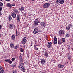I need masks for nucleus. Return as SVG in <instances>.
<instances>
[{"label": "nucleus", "mask_w": 73, "mask_h": 73, "mask_svg": "<svg viewBox=\"0 0 73 73\" xmlns=\"http://www.w3.org/2000/svg\"><path fill=\"white\" fill-rule=\"evenodd\" d=\"M19 60L20 65H19L18 67L19 69H21L24 65V63L23 62V57L21 55L20 56Z\"/></svg>", "instance_id": "f257e3e1"}, {"label": "nucleus", "mask_w": 73, "mask_h": 73, "mask_svg": "<svg viewBox=\"0 0 73 73\" xmlns=\"http://www.w3.org/2000/svg\"><path fill=\"white\" fill-rule=\"evenodd\" d=\"M65 0H56V1L57 3H60V4H62L64 3Z\"/></svg>", "instance_id": "f03ea898"}, {"label": "nucleus", "mask_w": 73, "mask_h": 73, "mask_svg": "<svg viewBox=\"0 0 73 73\" xmlns=\"http://www.w3.org/2000/svg\"><path fill=\"white\" fill-rule=\"evenodd\" d=\"M6 5H7V6H8V7H9V8H11L12 6H15V5H16V4L13 3L12 4H11L10 3H7L6 4Z\"/></svg>", "instance_id": "7ed1b4c3"}, {"label": "nucleus", "mask_w": 73, "mask_h": 73, "mask_svg": "<svg viewBox=\"0 0 73 73\" xmlns=\"http://www.w3.org/2000/svg\"><path fill=\"white\" fill-rule=\"evenodd\" d=\"M65 33V31L62 30H60L59 31V34L60 35H64Z\"/></svg>", "instance_id": "20e7f679"}, {"label": "nucleus", "mask_w": 73, "mask_h": 73, "mask_svg": "<svg viewBox=\"0 0 73 73\" xmlns=\"http://www.w3.org/2000/svg\"><path fill=\"white\" fill-rule=\"evenodd\" d=\"M50 5V4L49 3H46L44 5V8H48Z\"/></svg>", "instance_id": "39448f33"}, {"label": "nucleus", "mask_w": 73, "mask_h": 73, "mask_svg": "<svg viewBox=\"0 0 73 73\" xmlns=\"http://www.w3.org/2000/svg\"><path fill=\"white\" fill-rule=\"evenodd\" d=\"M52 43L50 42H48V44L47 45V47L48 48H52Z\"/></svg>", "instance_id": "423d86ee"}, {"label": "nucleus", "mask_w": 73, "mask_h": 73, "mask_svg": "<svg viewBox=\"0 0 73 73\" xmlns=\"http://www.w3.org/2000/svg\"><path fill=\"white\" fill-rule=\"evenodd\" d=\"M38 23H39V21H38V20L37 19H36L35 20L34 22L35 25L36 26L38 25Z\"/></svg>", "instance_id": "0eeeda50"}, {"label": "nucleus", "mask_w": 73, "mask_h": 73, "mask_svg": "<svg viewBox=\"0 0 73 73\" xmlns=\"http://www.w3.org/2000/svg\"><path fill=\"white\" fill-rule=\"evenodd\" d=\"M38 32V27L35 28L34 30L33 33L34 34H36Z\"/></svg>", "instance_id": "6e6552de"}, {"label": "nucleus", "mask_w": 73, "mask_h": 73, "mask_svg": "<svg viewBox=\"0 0 73 73\" xmlns=\"http://www.w3.org/2000/svg\"><path fill=\"white\" fill-rule=\"evenodd\" d=\"M41 64L42 65H44L46 63V61H45V60L44 59H42L41 60Z\"/></svg>", "instance_id": "1a4fd4ad"}, {"label": "nucleus", "mask_w": 73, "mask_h": 73, "mask_svg": "<svg viewBox=\"0 0 73 73\" xmlns=\"http://www.w3.org/2000/svg\"><path fill=\"white\" fill-rule=\"evenodd\" d=\"M22 42L23 44H25L27 42V38L26 37H24L23 40H22Z\"/></svg>", "instance_id": "9d476101"}, {"label": "nucleus", "mask_w": 73, "mask_h": 73, "mask_svg": "<svg viewBox=\"0 0 73 73\" xmlns=\"http://www.w3.org/2000/svg\"><path fill=\"white\" fill-rule=\"evenodd\" d=\"M11 16L12 17L15 19L16 17V14L15 13L13 12L11 14Z\"/></svg>", "instance_id": "9b49d317"}, {"label": "nucleus", "mask_w": 73, "mask_h": 73, "mask_svg": "<svg viewBox=\"0 0 73 73\" xmlns=\"http://www.w3.org/2000/svg\"><path fill=\"white\" fill-rule=\"evenodd\" d=\"M70 26H71V24H68V26L66 27V29L67 31H69L70 28Z\"/></svg>", "instance_id": "f8f14e48"}, {"label": "nucleus", "mask_w": 73, "mask_h": 73, "mask_svg": "<svg viewBox=\"0 0 73 73\" xmlns=\"http://www.w3.org/2000/svg\"><path fill=\"white\" fill-rule=\"evenodd\" d=\"M9 28H11V29H13V27H14V25L12 24H9Z\"/></svg>", "instance_id": "ddd939ff"}, {"label": "nucleus", "mask_w": 73, "mask_h": 73, "mask_svg": "<svg viewBox=\"0 0 73 73\" xmlns=\"http://www.w3.org/2000/svg\"><path fill=\"white\" fill-rule=\"evenodd\" d=\"M17 17L18 22H20V17L19 15H17Z\"/></svg>", "instance_id": "4468645a"}, {"label": "nucleus", "mask_w": 73, "mask_h": 73, "mask_svg": "<svg viewBox=\"0 0 73 73\" xmlns=\"http://www.w3.org/2000/svg\"><path fill=\"white\" fill-rule=\"evenodd\" d=\"M40 25L42 27H45V23L44 22H41L40 23Z\"/></svg>", "instance_id": "2eb2a0df"}, {"label": "nucleus", "mask_w": 73, "mask_h": 73, "mask_svg": "<svg viewBox=\"0 0 73 73\" xmlns=\"http://www.w3.org/2000/svg\"><path fill=\"white\" fill-rule=\"evenodd\" d=\"M17 30H16V36L17 37L18 36V35L19 36H20V32H18L17 33ZM17 34L18 35H17Z\"/></svg>", "instance_id": "dca6fc26"}, {"label": "nucleus", "mask_w": 73, "mask_h": 73, "mask_svg": "<svg viewBox=\"0 0 73 73\" xmlns=\"http://www.w3.org/2000/svg\"><path fill=\"white\" fill-rule=\"evenodd\" d=\"M44 56L46 57H48L49 56V53L48 52H45L44 53Z\"/></svg>", "instance_id": "f3484780"}, {"label": "nucleus", "mask_w": 73, "mask_h": 73, "mask_svg": "<svg viewBox=\"0 0 73 73\" xmlns=\"http://www.w3.org/2000/svg\"><path fill=\"white\" fill-rule=\"evenodd\" d=\"M58 67L60 68H63L64 67V65H61L60 64L58 65Z\"/></svg>", "instance_id": "a211bd4d"}, {"label": "nucleus", "mask_w": 73, "mask_h": 73, "mask_svg": "<svg viewBox=\"0 0 73 73\" xmlns=\"http://www.w3.org/2000/svg\"><path fill=\"white\" fill-rule=\"evenodd\" d=\"M11 39L12 41H14L15 39V36L14 35H13L11 36Z\"/></svg>", "instance_id": "6ab92c4d"}, {"label": "nucleus", "mask_w": 73, "mask_h": 73, "mask_svg": "<svg viewBox=\"0 0 73 73\" xmlns=\"http://www.w3.org/2000/svg\"><path fill=\"white\" fill-rule=\"evenodd\" d=\"M10 47L11 48H14V44L13 43H11L10 44Z\"/></svg>", "instance_id": "aec40b11"}, {"label": "nucleus", "mask_w": 73, "mask_h": 73, "mask_svg": "<svg viewBox=\"0 0 73 73\" xmlns=\"http://www.w3.org/2000/svg\"><path fill=\"white\" fill-rule=\"evenodd\" d=\"M4 72V70L2 68L1 66H0V73H3Z\"/></svg>", "instance_id": "412c9836"}, {"label": "nucleus", "mask_w": 73, "mask_h": 73, "mask_svg": "<svg viewBox=\"0 0 73 73\" xmlns=\"http://www.w3.org/2000/svg\"><path fill=\"white\" fill-rule=\"evenodd\" d=\"M19 47V45L17 44L15 47V49H17Z\"/></svg>", "instance_id": "4be33fe9"}, {"label": "nucleus", "mask_w": 73, "mask_h": 73, "mask_svg": "<svg viewBox=\"0 0 73 73\" xmlns=\"http://www.w3.org/2000/svg\"><path fill=\"white\" fill-rule=\"evenodd\" d=\"M16 66V62H15L11 65V66L12 67H13V68H14V67H15V66Z\"/></svg>", "instance_id": "5701e85b"}, {"label": "nucleus", "mask_w": 73, "mask_h": 73, "mask_svg": "<svg viewBox=\"0 0 73 73\" xmlns=\"http://www.w3.org/2000/svg\"><path fill=\"white\" fill-rule=\"evenodd\" d=\"M70 36V34L69 33H66L65 35V37H67L68 38V37H69Z\"/></svg>", "instance_id": "b1692460"}, {"label": "nucleus", "mask_w": 73, "mask_h": 73, "mask_svg": "<svg viewBox=\"0 0 73 73\" xmlns=\"http://www.w3.org/2000/svg\"><path fill=\"white\" fill-rule=\"evenodd\" d=\"M68 59L69 60H71V59H72V56H71L70 55H69V54H68Z\"/></svg>", "instance_id": "393cba45"}, {"label": "nucleus", "mask_w": 73, "mask_h": 73, "mask_svg": "<svg viewBox=\"0 0 73 73\" xmlns=\"http://www.w3.org/2000/svg\"><path fill=\"white\" fill-rule=\"evenodd\" d=\"M65 39L64 38H63L62 39V43H63V44H64V43H65Z\"/></svg>", "instance_id": "a878e982"}, {"label": "nucleus", "mask_w": 73, "mask_h": 73, "mask_svg": "<svg viewBox=\"0 0 73 73\" xmlns=\"http://www.w3.org/2000/svg\"><path fill=\"white\" fill-rule=\"evenodd\" d=\"M24 8L23 7H21V8H20V11H21V12H22V11H24Z\"/></svg>", "instance_id": "bb28decb"}, {"label": "nucleus", "mask_w": 73, "mask_h": 73, "mask_svg": "<svg viewBox=\"0 0 73 73\" xmlns=\"http://www.w3.org/2000/svg\"><path fill=\"white\" fill-rule=\"evenodd\" d=\"M8 18L9 21H10V20H12V17H11V15H9V16Z\"/></svg>", "instance_id": "cd10ccee"}, {"label": "nucleus", "mask_w": 73, "mask_h": 73, "mask_svg": "<svg viewBox=\"0 0 73 73\" xmlns=\"http://www.w3.org/2000/svg\"><path fill=\"white\" fill-rule=\"evenodd\" d=\"M14 11L16 13H18V10L16 9H14Z\"/></svg>", "instance_id": "c85d7f7f"}, {"label": "nucleus", "mask_w": 73, "mask_h": 73, "mask_svg": "<svg viewBox=\"0 0 73 73\" xmlns=\"http://www.w3.org/2000/svg\"><path fill=\"white\" fill-rule=\"evenodd\" d=\"M58 44H59L60 45H61L62 44V42L60 40H58Z\"/></svg>", "instance_id": "c756f323"}, {"label": "nucleus", "mask_w": 73, "mask_h": 73, "mask_svg": "<svg viewBox=\"0 0 73 73\" xmlns=\"http://www.w3.org/2000/svg\"><path fill=\"white\" fill-rule=\"evenodd\" d=\"M54 41H57V38L56 37H54Z\"/></svg>", "instance_id": "7c9ffc66"}, {"label": "nucleus", "mask_w": 73, "mask_h": 73, "mask_svg": "<svg viewBox=\"0 0 73 73\" xmlns=\"http://www.w3.org/2000/svg\"><path fill=\"white\" fill-rule=\"evenodd\" d=\"M34 48L35 50H38V48H37L36 46H34Z\"/></svg>", "instance_id": "2f4dec72"}, {"label": "nucleus", "mask_w": 73, "mask_h": 73, "mask_svg": "<svg viewBox=\"0 0 73 73\" xmlns=\"http://www.w3.org/2000/svg\"><path fill=\"white\" fill-rule=\"evenodd\" d=\"M21 70L23 72H25V68H22Z\"/></svg>", "instance_id": "473e14b6"}, {"label": "nucleus", "mask_w": 73, "mask_h": 73, "mask_svg": "<svg viewBox=\"0 0 73 73\" xmlns=\"http://www.w3.org/2000/svg\"><path fill=\"white\" fill-rule=\"evenodd\" d=\"M3 5V3H2L1 2H0V7H2Z\"/></svg>", "instance_id": "72a5a7b5"}, {"label": "nucleus", "mask_w": 73, "mask_h": 73, "mask_svg": "<svg viewBox=\"0 0 73 73\" xmlns=\"http://www.w3.org/2000/svg\"><path fill=\"white\" fill-rule=\"evenodd\" d=\"M12 73H17V72L16 71H13Z\"/></svg>", "instance_id": "f704fd0d"}, {"label": "nucleus", "mask_w": 73, "mask_h": 73, "mask_svg": "<svg viewBox=\"0 0 73 73\" xmlns=\"http://www.w3.org/2000/svg\"><path fill=\"white\" fill-rule=\"evenodd\" d=\"M57 43V41H54V44H56Z\"/></svg>", "instance_id": "c9c22d12"}, {"label": "nucleus", "mask_w": 73, "mask_h": 73, "mask_svg": "<svg viewBox=\"0 0 73 73\" xmlns=\"http://www.w3.org/2000/svg\"><path fill=\"white\" fill-rule=\"evenodd\" d=\"M4 61H6V62H8L9 61V59H5L4 60Z\"/></svg>", "instance_id": "e433bc0d"}, {"label": "nucleus", "mask_w": 73, "mask_h": 73, "mask_svg": "<svg viewBox=\"0 0 73 73\" xmlns=\"http://www.w3.org/2000/svg\"><path fill=\"white\" fill-rule=\"evenodd\" d=\"M15 60V58H12V61H14Z\"/></svg>", "instance_id": "4c0bfd02"}, {"label": "nucleus", "mask_w": 73, "mask_h": 73, "mask_svg": "<svg viewBox=\"0 0 73 73\" xmlns=\"http://www.w3.org/2000/svg\"><path fill=\"white\" fill-rule=\"evenodd\" d=\"M20 51L21 52H23V48H21L20 49Z\"/></svg>", "instance_id": "58836bf2"}, {"label": "nucleus", "mask_w": 73, "mask_h": 73, "mask_svg": "<svg viewBox=\"0 0 73 73\" xmlns=\"http://www.w3.org/2000/svg\"><path fill=\"white\" fill-rule=\"evenodd\" d=\"M2 11V7H0V12H1Z\"/></svg>", "instance_id": "ea45409f"}, {"label": "nucleus", "mask_w": 73, "mask_h": 73, "mask_svg": "<svg viewBox=\"0 0 73 73\" xmlns=\"http://www.w3.org/2000/svg\"><path fill=\"white\" fill-rule=\"evenodd\" d=\"M1 28H2V25H0V29H1Z\"/></svg>", "instance_id": "a19ab883"}, {"label": "nucleus", "mask_w": 73, "mask_h": 73, "mask_svg": "<svg viewBox=\"0 0 73 73\" xmlns=\"http://www.w3.org/2000/svg\"><path fill=\"white\" fill-rule=\"evenodd\" d=\"M26 65H28V64H29L28 62H26Z\"/></svg>", "instance_id": "79ce46f5"}, {"label": "nucleus", "mask_w": 73, "mask_h": 73, "mask_svg": "<svg viewBox=\"0 0 73 73\" xmlns=\"http://www.w3.org/2000/svg\"><path fill=\"white\" fill-rule=\"evenodd\" d=\"M2 15V13H1V12H0V17Z\"/></svg>", "instance_id": "37998d69"}, {"label": "nucleus", "mask_w": 73, "mask_h": 73, "mask_svg": "<svg viewBox=\"0 0 73 73\" xmlns=\"http://www.w3.org/2000/svg\"><path fill=\"white\" fill-rule=\"evenodd\" d=\"M5 1H10V0H5Z\"/></svg>", "instance_id": "c03bdc74"}, {"label": "nucleus", "mask_w": 73, "mask_h": 73, "mask_svg": "<svg viewBox=\"0 0 73 73\" xmlns=\"http://www.w3.org/2000/svg\"><path fill=\"white\" fill-rule=\"evenodd\" d=\"M23 48H25V46L24 45H23Z\"/></svg>", "instance_id": "a18cd8bd"}, {"label": "nucleus", "mask_w": 73, "mask_h": 73, "mask_svg": "<svg viewBox=\"0 0 73 73\" xmlns=\"http://www.w3.org/2000/svg\"><path fill=\"white\" fill-rule=\"evenodd\" d=\"M27 71L28 72H29V70H27Z\"/></svg>", "instance_id": "49530a36"}, {"label": "nucleus", "mask_w": 73, "mask_h": 73, "mask_svg": "<svg viewBox=\"0 0 73 73\" xmlns=\"http://www.w3.org/2000/svg\"><path fill=\"white\" fill-rule=\"evenodd\" d=\"M33 14H31V15H29V16H31V15H33Z\"/></svg>", "instance_id": "de8ad7c7"}, {"label": "nucleus", "mask_w": 73, "mask_h": 73, "mask_svg": "<svg viewBox=\"0 0 73 73\" xmlns=\"http://www.w3.org/2000/svg\"><path fill=\"white\" fill-rule=\"evenodd\" d=\"M34 25H33V27H32V28H34Z\"/></svg>", "instance_id": "09e8293b"}, {"label": "nucleus", "mask_w": 73, "mask_h": 73, "mask_svg": "<svg viewBox=\"0 0 73 73\" xmlns=\"http://www.w3.org/2000/svg\"><path fill=\"white\" fill-rule=\"evenodd\" d=\"M1 34H0V37H1Z\"/></svg>", "instance_id": "8fccbe9b"}, {"label": "nucleus", "mask_w": 73, "mask_h": 73, "mask_svg": "<svg viewBox=\"0 0 73 73\" xmlns=\"http://www.w3.org/2000/svg\"><path fill=\"white\" fill-rule=\"evenodd\" d=\"M45 1H49V0H45Z\"/></svg>", "instance_id": "3c124183"}, {"label": "nucleus", "mask_w": 73, "mask_h": 73, "mask_svg": "<svg viewBox=\"0 0 73 73\" xmlns=\"http://www.w3.org/2000/svg\"><path fill=\"white\" fill-rule=\"evenodd\" d=\"M62 50H63V49H64V48H62Z\"/></svg>", "instance_id": "603ef678"}, {"label": "nucleus", "mask_w": 73, "mask_h": 73, "mask_svg": "<svg viewBox=\"0 0 73 73\" xmlns=\"http://www.w3.org/2000/svg\"><path fill=\"white\" fill-rule=\"evenodd\" d=\"M32 44H31L30 45V46H32Z\"/></svg>", "instance_id": "864d4df0"}, {"label": "nucleus", "mask_w": 73, "mask_h": 73, "mask_svg": "<svg viewBox=\"0 0 73 73\" xmlns=\"http://www.w3.org/2000/svg\"><path fill=\"white\" fill-rule=\"evenodd\" d=\"M10 62H11V63H12V61Z\"/></svg>", "instance_id": "5fc2aeb1"}, {"label": "nucleus", "mask_w": 73, "mask_h": 73, "mask_svg": "<svg viewBox=\"0 0 73 73\" xmlns=\"http://www.w3.org/2000/svg\"><path fill=\"white\" fill-rule=\"evenodd\" d=\"M32 1H35V0H32Z\"/></svg>", "instance_id": "6e6d98bb"}, {"label": "nucleus", "mask_w": 73, "mask_h": 73, "mask_svg": "<svg viewBox=\"0 0 73 73\" xmlns=\"http://www.w3.org/2000/svg\"><path fill=\"white\" fill-rule=\"evenodd\" d=\"M34 15H35V14H34L33 15V16H34Z\"/></svg>", "instance_id": "4d7b16f0"}, {"label": "nucleus", "mask_w": 73, "mask_h": 73, "mask_svg": "<svg viewBox=\"0 0 73 73\" xmlns=\"http://www.w3.org/2000/svg\"><path fill=\"white\" fill-rule=\"evenodd\" d=\"M1 1H2L3 0H0Z\"/></svg>", "instance_id": "13d9d810"}, {"label": "nucleus", "mask_w": 73, "mask_h": 73, "mask_svg": "<svg viewBox=\"0 0 73 73\" xmlns=\"http://www.w3.org/2000/svg\"><path fill=\"white\" fill-rule=\"evenodd\" d=\"M42 73H45V72H42Z\"/></svg>", "instance_id": "bf43d9fd"}, {"label": "nucleus", "mask_w": 73, "mask_h": 73, "mask_svg": "<svg viewBox=\"0 0 73 73\" xmlns=\"http://www.w3.org/2000/svg\"><path fill=\"white\" fill-rule=\"evenodd\" d=\"M1 43L0 42V44Z\"/></svg>", "instance_id": "052dcab7"}]
</instances>
